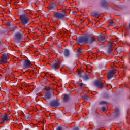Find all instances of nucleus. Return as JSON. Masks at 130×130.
<instances>
[{
    "instance_id": "f257e3e1",
    "label": "nucleus",
    "mask_w": 130,
    "mask_h": 130,
    "mask_svg": "<svg viewBox=\"0 0 130 130\" xmlns=\"http://www.w3.org/2000/svg\"><path fill=\"white\" fill-rule=\"evenodd\" d=\"M95 41L94 37H89L88 36H84L80 37L78 40V43L80 45H83L86 43L88 45H91Z\"/></svg>"
},
{
    "instance_id": "f03ea898",
    "label": "nucleus",
    "mask_w": 130,
    "mask_h": 130,
    "mask_svg": "<svg viewBox=\"0 0 130 130\" xmlns=\"http://www.w3.org/2000/svg\"><path fill=\"white\" fill-rule=\"evenodd\" d=\"M67 16L66 12L64 11L60 12H56L54 14V17L56 18L57 20H61Z\"/></svg>"
},
{
    "instance_id": "7ed1b4c3",
    "label": "nucleus",
    "mask_w": 130,
    "mask_h": 130,
    "mask_svg": "<svg viewBox=\"0 0 130 130\" xmlns=\"http://www.w3.org/2000/svg\"><path fill=\"white\" fill-rule=\"evenodd\" d=\"M21 22L23 25H27L28 24V17L26 14H22L20 16Z\"/></svg>"
},
{
    "instance_id": "20e7f679",
    "label": "nucleus",
    "mask_w": 130,
    "mask_h": 130,
    "mask_svg": "<svg viewBox=\"0 0 130 130\" xmlns=\"http://www.w3.org/2000/svg\"><path fill=\"white\" fill-rule=\"evenodd\" d=\"M9 116L8 114H4L1 117V123H6L8 120H9Z\"/></svg>"
},
{
    "instance_id": "39448f33",
    "label": "nucleus",
    "mask_w": 130,
    "mask_h": 130,
    "mask_svg": "<svg viewBox=\"0 0 130 130\" xmlns=\"http://www.w3.org/2000/svg\"><path fill=\"white\" fill-rule=\"evenodd\" d=\"M31 61L29 60H25L23 63L24 69H28L31 67Z\"/></svg>"
},
{
    "instance_id": "423d86ee",
    "label": "nucleus",
    "mask_w": 130,
    "mask_h": 130,
    "mask_svg": "<svg viewBox=\"0 0 130 130\" xmlns=\"http://www.w3.org/2000/svg\"><path fill=\"white\" fill-rule=\"evenodd\" d=\"M60 66V62L58 61L56 63L51 64V68H52V69H53V70H55V69H58V68H59Z\"/></svg>"
},
{
    "instance_id": "0eeeda50",
    "label": "nucleus",
    "mask_w": 130,
    "mask_h": 130,
    "mask_svg": "<svg viewBox=\"0 0 130 130\" xmlns=\"http://www.w3.org/2000/svg\"><path fill=\"white\" fill-rule=\"evenodd\" d=\"M114 75H115V71H114V69H113L112 70H110L108 74V79L109 80H110V79L112 78V77H113Z\"/></svg>"
},
{
    "instance_id": "6e6552de",
    "label": "nucleus",
    "mask_w": 130,
    "mask_h": 130,
    "mask_svg": "<svg viewBox=\"0 0 130 130\" xmlns=\"http://www.w3.org/2000/svg\"><path fill=\"white\" fill-rule=\"evenodd\" d=\"M7 62V56L3 55L2 56L1 63V64H5Z\"/></svg>"
},
{
    "instance_id": "1a4fd4ad",
    "label": "nucleus",
    "mask_w": 130,
    "mask_h": 130,
    "mask_svg": "<svg viewBox=\"0 0 130 130\" xmlns=\"http://www.w3.org/2000/svg\"><path fill=\"white\" fill-rule=\"evenodd\" d=\"M95 86L98 87V88H102V81L101 80L95 81Z\"/></svg>"
},
{
    "instance_id": "9d476101",
    "label": "nucleus",
    "mask_w": 130,
    "mask_h": 130,
    "mask_svg": "<svg viewBox=\"0 0 130 130\" xmlns=\"http://www.w3.org/2000/svg\"><path fill=\"white\" fill-rule=\"evenodd\" d=\"M99 40L100 42H102V43H104L105 41H106L104 35H102L101 37L99 38Z\"/></svg>"
},
{
    "instance_id": "9b49d317",
    "label": "nucleus",
    "mask_w": 130,
    "mask_h": 130,
    "mask_svg": "<svg viewBox=\"0 0 130 130\" xmlns=\"http://www.w3.org/2000/svg\"><path fill=\"white\" fill-rule=\"evenodd\" d=\"M50 104L51 106H57V105H58V101H53L50 103Z\"/></svg>"
},
{
    "instance_id": "f8f14e48",
    "label": "nucleus",
    "mask_w": 130,
    "mask_h": 130,
    "mask_svg": "<svg viewBox=\"0 0 130 130\" xmlns=\"http://www.w3.org/2000/svg\"><path fill=\"white\" fill-rule=\"evenodd\" d=\"M64 55L66 57H68L70 55V51L68 49H66L64 51Z\"/></svg>"
},
{
    "instance_id": "ddd939ff",
    "label": "nucleus",
    "mask_w": 130,
    "mask_h": 130,
    "mask_svg": "<svg viewBox=\"0 0 130 130\" xmlns=\"http://www.w3.org/2000/svg\"><path fill=\"white\" fill-rule=\"evenodd\" d=\"M15 38H16V39H20V38H21L22 37V35L21 34H16L15 35Z\"/></svg>"
},
{
    "instance_id": "4468645a",
    "label": "nucleus",
    "mask_w": 130,
    "mask_h": 130,
    "mask_svg": "<svg viewBox=\"0 0 130 130\" xmlns=\"http://www.w3.org/2000/svg\"><path fill=\"white\" fill-rule=\"evenodd\" d=\"M92 15L93 17H95V18H98L100 16L99 13L96 12L93 13Z\"/></svg>"
},
{
    "instance_id": "2eb2a0df",
    "label": "nucleus",
    "mask_w": 130,
    "mask_h": 130,
    "mask_svg": "<svg viewBox=\"0 0 130 130\" xmlns=\"http://www.w3.org/2000/svg\"><path fill=\"white\" fill-rule=\"evenodd\" d=\"M111 51H112V47L111 46V45H110L108 48V54H110V52H111Z\"/></svg>"
},
{
    "instance_id": "dca6fc26",
    "label": "nucleus",
    "mask_w": 130,
    "mask_h": 130,
    "mask_svg": "<svg viewBox=\"0 0 130 130\" xmlns=\"http://www.w3.org/2000/svg\"><path fill=\"white\" fill-rule=\"evenodd\" d=\"M50 97H51V94H50V93H47L45 94V98H46V99H49Z\"/></svg>"
},
{
    "instance_id": "f3484780",
    "label": "nucleus",
    "mask_w": 130,
    "mask_h": 130,
    "mask_svg": "<svg viewBox=\"0 0 130 130\" xmlns=\"http://www.w3.org/2000/svg\"><path fill=\"white\" fill-rule=\"evenodd\" d=\"M115 112H116V116H118V115L119 114V111L118 110V108H116L115 109Z\"/></svg>"
},
{
    "instance_id": "a211bd4d",
    "label": "nucleus",
    "mask_w": 130,
    "mask_h": 130,
    "mask_svg": "<svg viewBox=\"0 0 130 130\" xmlns=\"http://www.w3.org/2000/svg\"><path fill=\"white\" fill-rule=\"evenodd\" d=\"M70 97L69 95H66L63 99L64 101H68Z\"/></svg>"
},
{
    "instance_id": "6ab92c4d",
    "label": "nucleus",
    "mask_w": 130,
    "mask_h": 130,
    "mask_svg": "<svg viewBox=\"0 0 130 130\" xmlns=\"http://www.w3.org/2000/svg\"><path fill=\"white\" fill-rule=\"evenodd\" d=\"M100 105H105V106H106V102L104 101H102L100 103Z\"/></svg>"
},
{
    "instance_id": "aec40b11",
    "label": "nucleus",
    "mask_w": 130,
    "mask_h": 130,
    "mask_svg": "<svg viewBox=\"0 0 130 130\" xmlns=\"http://www.w3.org/2000/svg\"><path fill=\"white\" fill-rule=\"evenodd\" d=\"M77 53H78V54H81V53H82V50H81V49L77 50Z\"/></svg>"
},
{
    "instance_id": "412c9836",
    "label": "nucleus",
    "mask_w": 130,
    "mask_h": 130,
    "mask_svg": "<svg viewBox=\"0 0 130 130\" xmlns=\"http://www.w3.org/2000/svg\"><path fill=\"white\" fill-rule=\"evenodd\" d=\"M83 79L84 80H88V79H89V77L87 75H84V76L83 77Z\"/></svg>"
},
{
    "instance_id": "4be33fe9",
    "label": "nucleus",
    "mask_w": 130,
    "mask_h": 130,
    "mask_svg": "<svg viewBox=\"0 0 130 130\" xmlns=\"http://www.w3.org/2000/svg\"><path fill=\"white\" fill-rule=\"evenodd\" d=\"M102 111H103V112L106 111V109L105 107L103 106V107H102Z\"/></svg>"
},
{
    "instance_id": "5701e85b",
    "label": "nucleus",
    "mask_w": 130,
    "mask_h": 130,
    "mask_svg": "<svg viewBox=\"0 0 130 130\" xmlns=\"http://www.w3.org/2000/svg\"><path fill=\"white\" fill-rule=\"evenodd\" d=\"M113 25H114V24L113 23V21H112V22L109 24V25H110V26H113Z\"/></svg>"
},
{
    "instance_id": "b1692460",
    "label": "nucleus",
    "mask_w": 130,
    "mask_h": 130,
    "mask_svg": "<svg viewBox=\"0 0 130 130\" xmlns=\"http://www.w3.org/2000/svg\"><path fill=\"white\" fill-rule=\"evenodd\" d=\"M57 130H62L61 127H58L56 129Z\"/></svg>"
},
{
    "instance_id": "393cba45",
    "label": "nucleus",
    "mask_w": 130,
    "mask_h": 130,
    "mask_svg": "<svg viewBox=\"0 0 130 130\" xmlns=\"http://www.w3.org/2000/svg\"><path fill=\"white\" fill-rule=\"evenodd\" d=\"M79 85H80V86H81V87H83V86L84 85V84H83V83H80L79 84Z\"/></svg>"
},
{
    "instance_id": "a878e982",
    "label": "nucleus",
    "mask_w": 130,
    "mask_h": 130,
    "mask_svg": "<svg viewBox=\"0 0 130 130\" xmlns=\"http://www.w3.org/2000/svg\"><path fill=\"white\" fill-rule=\"evenodd\" d=\"M73 130H79V128L76 127V128H74Z\"/></svg>"
},
{
    "instance_id": "bb28decb",
    "label": "nucleus",
    "mask_w": 130,
    "mask_h": 130,
    "mask_svg": "<svg viewBox=\"0 0 130 130\" xmlns=\"http://www.w3.org/2000/svg\"><path fill=\"white\" fill-rule=\"evenodd\" d=\"M80 77H81V75L79 74Z\"/></svg>"
}]
</instances>
